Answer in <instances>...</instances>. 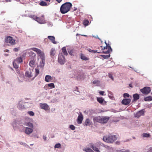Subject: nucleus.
I'll list each match as a JSON object with an SVG mask.
<instances>
[{
  "label": "nucleus",
  "instance_id": "54",
  "mask_svg": "<svg viewBox=\"0 0 152 152\" xmlns=\"http://www.w3.org/2000/svg\"><path fill=\"white\" fill-rule=\"evenodd\" d=\"M56 1L58 3H59L61 2L62 0H56Z\"/></svg>",
  "mask_w": 152,
  "mask_h": 152
},
{
  "label": "nucleus",
  "instance_id": "38",
  "mask_svg": "<svg viewBox=\"0 0 152 152\" xmlns=\"http://www.w3.org/2000/svg\"><path fill=\"white\" fill-rule=\"evenodd\" d=\"M48 86L51 88H55V85L53 83H51L48 84Z\"/></svg>",
  "mask_w": 152,
  "mask_h": 152
},
{
  "label": "nucleus",
  "instance_id": "16",
  "mask_svg": "<svg viewBox=\"0 0 152 152\" xmlns=\"http://www.w3.org/2000/svg\"><path fill=\"white\" fill-rule=\"evenodd\" d=\"M93 121L94 123L96 122L99 123H101V116H96L93 117Z\"/></svg>",
  "mask_w": 152,
  "mask_h": 152
},
{
  "label": "nucleus",
  "instance_id": "25",
  "mask_svg": "<svg viewBox=\"0 0 152 152\" xmlns=\"http://www.w3.org/2000/svg\"><path fill=\"white\" fill-rule=\"evenodd\" d=\"M18 64L17 62L14 61L13 64V67L16 69H17L19 68V65L18 64Z\"/></svg>",
  "mask_w": 152,
  "mask_h": 152
},
{
  "label": "nucleus",
  "instance_id": "31",
  "mask_svg": "<svg viewBox=\"0 0 152 152\" xmlns=\"http://www.w3.org/2000/svg\"><path fill=\"white\" fill-rule=\"evenodd\" d=\"M62 52L66 56L68 54L66 50V48L65 47L63 48L62 49Z\"/></svg>",
  "mask_w": 152,
  "mask_h": 152
},
{
  "label": "nucleus",
  "instance_id": "49",
  "mask_svg": "<svg viewBox=\"0 0 152 152\" xmlns=\"http://www.w3.org/2000/svg\"><path fill=\"white\" fill-rule=\"evenodd\" d=\"M69 53L71 55H72L73 51L72 50H70L69 51Z\"/></svg>",
  "mask_w": 152,
  "mask_h": 152
},
{
  "label": "nucleus",
  "instance_id": "15",
  "mask_svg": "<svg viewBox=\"0 0 152 152\" xmlns=\"http://www.w3.org/2000/svg\"><path fill=\"white\" fill-rule=\"evenodd\" d=\"M48 38L50 41L51 42L54 44L57 43V42L55 40V38L54 36H49Z\"/></svg>",
  "mask_w": 152,
  "mask_h": 152
},
{
  "label": "nucleus",
  "instance_id": "17",
  "mask_svg": "<svg viewBox=\"0 0 152 152\" xmlns=\"http://www.w3.org/2000/svg\"><path fill=\"white\" fill-rule=\"evenodd\" d=\"M89 146L92 149L96 152H100L98 148H97L92 143H89Z\"/></svg>",
  "mask_w": 152,
  "mask_h": 152
},
{
  "label": "nucleus",
  "instance_id": "10",
  "mask_svg": "<svg viewBox=\"0 0 152 152\" xmlns=\"http://www.w3.org/2000/svg\"><path fill=\"white\" fill-rule=\"evenodd\" d=\"M40 107L41 108L44 109L46 110H49V107L48 105L46 103H40Z\"/></svg>",
  "mask_w": 152,
  "mask_h": 152
},
{
  "label": "nucleus",
  "instance_id": "60",
  "mask_svg": "<svg viewBox=\"0 0 152 152\" xmlns=\"http://www.w3.org/2000/svg\"><path fill=\"white\" fill-rule=\"evenodd\" d=\"M76 10H77V8H74V11Z\"/></svg>",
  "mask_w": 152,
  "mask_h": 152
},
{
  "label": "nucleus",
  "instance_id": "55",
  "mask_svg": "<svg viewBox=\"0 0 152 152\" xmlns=\"http://www.w3.org/2000/svg\"><path fill=\"white\" fill-rule=\"evenodd\" d=\"M120 152H129L128 151H121Z\"/></svg>",
  "mask_w": 152,
  "mask_h": 152
},
{
  "label": "nucleus",
  "instance_id": "47",
  "mask_svg": "<svg viewBox=\"0 0 152 152\" xmlns=\"http://www.w3.org/2000/svg\"><path fill=\"white\" fill-rule=\"evenodd\" d=\"M99 93L100 95H103L104 92V91H100Z\"/></svg>",
  "mask_w": 152,
  "mask_h": 152
},
{
  "label": "nucleus",
  "instance_id": "51",
  "mask_svg": "<svg viewBox=\"0 0 152 152\" xmlns=\"http://www.w3.org/2000/svg\"><path fill=\"white\" fill-rule=\"evenodd\" d=\"M98 82V81L97 80H94L93 82V83L94 84H96L97 82Z\"/></svg>",
  "mask_w": 152,
  "mask_h": 152
},
{
  "label": "nucleus",
  "instance_id": "46",
  "mask_svg": "<svg viewBox=\"0 0 152 152\" xmlns=\"http://www.w3.org/2000/svg\"><path fill=\"white\" fill-rule=\"evenodd\" d=\"M108 76L110 78H111L113 80V77L112 76V74H109L108 75Z\"/></svg>",
  "mask_w": 152,
  "mask_h": 152
},
{
  "label": "nucleus",
  "instance_id": "39",
  "mask_svg": "<svg viewBox=\"0 0 152 152\" xmlns=\"http://www.w3.org/2000/svg\"><path fill=\"white\" fill-rule=\"evenodd\" d=\"M101 56L104 59H106L109 58L110 57V54H108L107 55H102Z\"/></svg>",
  "mask_w": 152,
  "mask_h": 152
},
{
  "label": "nucleus",
  "instance_id": "44",
  "mask_svg": "<svg viewBox=\"0 0 152 152\" xmlns=\"http://www.w3.org/2000/svg\"><path fill=\"white\" fill-rule=\"evenodd\" d=\"M123 96L125 98L126 97H129V95L128 93H125L123 94Z\"/></svg>",
  "mask_w": 152,
  "mask_h": 152
},
{
  "label": "nucleus",
  "instance_id": "52",
  "mask_svg": "<svg viewBox=\"0 0 152 152\" xmlns=\"http://www.w3.org/2000/svg\"><path fill=\"white\" fill-rule=\"evenodd\" d=\"M92 52L93 53H100V52H98L97 50H92Z\"/></svg>",
  "mask_w": 152,
  "mask_h": 152
},
{
  "label": "nucleus",
  "instance_id": "9",
  "mask_svg": "<svg viewBox=\"0 0 152 152\" xmlns=\"http://www.w3.org/2000/svg\"><path fill=\"white\" fill-rule=\"evenodd\" d=\"M36 21L40 24L45 23V20L44 18V16L43 15H42L40 17H38Z\"/></svg>",
  "mask_w": 152,
  "mask_h": 152
},
{
  "label": "nucleus",
  "instance_id": "45",
  "mask_svg": "<svg viewBox=\"0 0 152 152\" xmlns=\"http://www.w3.org/2000/svg\"><path fill=\"white\" fill-rule=\"evenodd\" d=\"M35 72L36 74V75H37L39 73V69H35Z\"/></svg>",
  "mask_w": 152,
  "mask_h": 152
},
{
  "label": "nucleus",
  "instance_id": "27",
  "mask_svg": "<svg viewBox=\"0 0 152 152\" xmlns=\"http://www.w3.org/2000/svg\"><path fill=\"white\" fill-rule=\"evenodd\" d=\"M97 100L98 102L101 104L104 101V99L102 97H97Z\"/></svg>",
  "mask_w": 152,
  "mask_h": 152
},
{
  "label": "nucleus",
  "instance_id": "64",
  "mask_svg": "<svg viewBox=\"0 0 152 152\" xmlns=\"http://www.w3.org/2000/svg\"><path fill=\"white\" fill-rule=\"evenodd\" d=\"M19 72V71H18L17 72V73H18Z\"/></svg>",
  "mask_w": 152,
  "mask_h": 152
},
{
  "label": "nucleus",
  "instance_id": "58",
  "mask_svg": "<svg viewBox=\"0 0 152 152\" xmlns=\"http://www.w3.org/2000/svg\"><path fill=\"white\" fill-rule=\"evenodd\" d=\"M50 1V0H45V1Z\"/></svg>",
  "mask_w": 152,
  "mask_h": 152
},
{
  "label": "nucleus",
  "instance_id": "53",
  "mask_svg": "<svg viewBox=\"0 0 152 152\" xmlns=\"http://www.w3.org/2000/svg\"><path fill=\"white\" fill-rule=\"evenodd\" d=\"M43 138L45 140H46L47 137L45 136H43Z\"/></svg>",
  "mask_w": 152,
  "mask_h": 152
},
{
  "label": "nucleus",
  "instance_id": "8",
  "mask_svg": "<svg viewBox=\"0 0 152 152\" xmlns=\"http://www.w3.org/2000/svg\"><path fill=\"white\" fill-rule=\"evenodd\" d=\"M110 118L108 116H101V123L105 124L107 123Z\"/></svg>",
  "mask_w": 152,
  "mask_h": 152
},
{
  "label": "nucleus",
  "instance_id": "59",
  "mask_svg": "<svg viewBox=\"0 0 152 152\" xmlns=\"http://www.w3.org/2000/svg\"><path fill=\"white\" fill-rule=\"evenodd\" d=\"M9 51V50H6V51L7 52H8Z\"/></svg>",
  "mask_w": 152,
  "mask_h": 152
},
{
  "label": "nucleus",
  "instance_id": "20",
  "mask_svg": "<svg viewBox=\"0 0 152 152\" xmlns=\"http://www.w3.org/2000/svg\"><path fill=\"white\" fill-rule=\"evenodd\" d=\"M133 99L132 100V102L136 101L138 100L140 98V96L139 95L137 94H135L133 95Z\"/></svg>",
  "mask_w": 152,
  "mask_h": 152
},
{
  "label": "nucleus",
  "instance_id": "35",
  "mask_svg": "<svg viewBox=\"0 0 152 152\" xmlns=\"http://www.w3.org/2000/svg\"><path fill=\"white\" fill-rule=\"evenodd\" d=\"M56 53L55 50L54 49L52 48L50 52V54L51 56H53Z\"/></svg>",
  "mask_w": 152,
  "mask_h": 152
},
{
  "label": "nucleus",
  "instance_id": "21",
  "mask_svg": "<svg viewBox=\"0 0 152 152\" xmlns=\"http://www.w3.org/2000/svg\"><path fill=\"white\" fill-rule=\"evenodd\" d=\"M14 61L17 62L18 64H20L23 62V58L21 57L17 58Z\"/></svg>",
  "mask_w": 152,
  "mask_h": 152
},
{
  "label": "nucleus",
  "instance_id": "34",
  "mask_svg": "<svg viewBox=\"0 0 152 152\" xmlns=\"http://www.w3.org/2000/svg\"><path fill=\"white\" fill-rule=\"evenodd\" d=\"M35 61L34 60L31 61L29 63V65L31 67L34 66Z\"/></svg>",
  "mask_w": 152,
  "mask_h": 152
},
{
  "label": "nucleus",
  "instance_id": "57",
  "mask_svg": "<svg viewBox=\"0 0 152 152\" xmlns=\"http://www.w3.org/2000/svg\"><path fill=\"white\" fill-rule=\"evenodd\" d=\"M89 152H94V151L92 149H91V150H90Z\"/></svg>",
  "mask_w": 152,
  "mask_h": 152
},
{
  "label": "nucleus",
  "instance_id": "40",
  "mask_svg": "<svg viewBox=\"0 0 152 152\" xmlns=\"http://www.w3.org/2000/svg\"><path fill=\"white\" fill-rule=\"evenodd\" d=\"M61 145L59 143H58L55 145L54 148H61Z\"/></svg>",
  "mask_w": 152,
  "mask_h": 152
},
{
  "label": "nucleus",
  "instance_id": "43",
  "mask_svg": "<svg viewBox=\"0 0 152 152\" xmlns=\"http://www.w3.org/2000/svg\"><path fill=\"white\" fill-rule=\"evenodd\" d=\"M69 128L72 130H74L75 129V126L72 125H70L69 126Z\"/></svg>",
  "mask_w": 152,
  "mask_h": 152
},
{
  "label": "nucleus",
  "instance_id": "37",
  "mask_svg": "<svg viewBox=\"0 0 152 152\" xmlns=\"http://www.w3.org/2000/svg\"><path fill=\"white\" fill-rule=\"evenodd\" d=\"M39 4L42 6H47V3L45 1H42Z\"/></svg>",
  "mask_w": 152,
  "mask_h": 152
},
{
  "label": "nucleus",
  "instance_id": "6",
  "mask_svg": "<svg viewBox=\"0 0 152 152\" xmlns=\"http://www.w3.org/2000/svg\"><path fill=\"white\" fill-rule=\"evenodd\" d=\"M30 49L36 52L39 55V56H40V57L45 56L44 53L42 52L39 49L33 48H31Z\"/></svg>",
  "mask_w": 152,
  "mask_h": 152
},
{
  "label": "nucleus",
  "instance_id": "18",
  "mask_svg": "<svg viewBox=\"0 0 152 152\" xmlns=\"http://www.w3.org/2000/svg\"><path fill=\"white\" fill-rule=\"evenodd\" d=\"M21 103V102H20L18 104V108L20 110H22L26 108V107H25L24 105L23 104Z\"/></svg>",
  "mask_w": 152,
  "mask_h": 152
},
{
  "label": "nucleus",
  "instance_id": "63",
  "mask_svg": "<svg viewBox=\"0 0 152 152\" xmlns=\"http://www.w3.org/2000/svg\"><path fill=\"white\" fill-rule=\"evenodd\" d=\"M78 35V34H76V35Z\"/></svg>",
  "mask_w": 152,
  "mask_h": 152
},
{
  "label": "nucleus",
  "instance_id": "2",
  "mask_svg": "<svg viewBox=\"0 0 152 152\" xmlns=\"http://www.w3.org/2000/svg\"><path fill=\"white\" fill-rule=\"evenodd\" d=\"M117 138L115 135H109L108 136H105L103 137V140L106 142L109 143H112L116 140Z\"/></svg>",
  "mask_w": 152,
  "mask_h": 152
},
{
  "label": "nucleus",
  "instance_id": "26",
  "mask_svg": "<svg viewBox=\"0 0 152 152\" xmlns=\"http://www.w3.org/2000/svg\"><path fill=\"white\" fill-rule=\"evenodd\" d=\"M91 125L90 119L88 118L86 119L84 123V125L86 126H89Z\"/></svg>",
  "mask_w": 152,
  "mask_h": 152
},
{
  "label": "nucleus",
  "instance_id": "48",
  "mask_svg": "<svg viewBox=\"0 0 152 152\" xmlns=\"http://www.w3.org/2000/svg\"><path fill=\"white\" fill-rule=\"evenodd\" d=\"M147 152H152V147L149 148Z\"/></svg>",
  "mask_w": 152,
  "mask_h": 152
},
{
  "label": "nucleus",
  "instance_id": "5",
  "mask_svg": "<svg viewBox=\"0 0 152 152\" xmlns=\"http://www.w3.org/2000/svg\"><path fill=\"white\" fill-rule=\"evenodd\" d=\"M140 91L143 94L147 95L151 91V89L149 87H145L140 90Z\"/></svg>",
  "mask_w": 152,
  "mask_h": 152
},
{
  "label": "nucleus",
  "instance_id": "24",
  "mask_svg": "<svg viewBox=\"0 0 152 152\" xmlns=\"http://www.w3.org/2000/svg\"><path fill=\"white\" fill-rule=\"evenodd\" d=\"M25 75L28 77H30L33 76L32 72L31 71H27L25 74Z\"/></svg>",
  "mask_w": 152,
  "mask_h": 152
},
{
  "label": "nucleus",
  "instance_id": "29",
  "mask_svg": "<svg viewBox=\"0 0 152 152\" xmlns=\"http://www.w3.org/2000/svg\"><path fill=\"white\" fill-rule=\"evenodd\" d=\"M29 17L33 19L35 21H37L38 17L36 15H29Z\"/></svg>",
  "mask_w": 152,
  "mask_h": 152
},
{
  "label": "nucleus",
  "instance_id": "62",
  "mask_svg": "<svg viewBox=\"0 0 152 152\" xmlns=\"http://www.w3.org/2000/svg\"><path fill=\"white\" fill-rule=\"evenodd\" d=\"M98 38V39H99L100 40H101V39H100V38Z\"/></svg>",
  "mask_w": 152,
  "mask_h": 152
},
{
  "label": "nucleus",
  "instance_id": "32",
  "mask_svg": "<svg viewBox=\"0 0 152 152\" xmlns=\"http://www.w3.org/2000/svg\"><path fill=\"white\" fill-rule=\"evenodd\" d=\"M142 136L143 137H149L150 135L148 133H143L142 134Z\"/></svg>",
  "mask_w": 152,
  "mask_h": 152
},
{
  "label": "nucleus",
  "instance_id": "30",
  "mask_svg": "<svg viewBox=\"0 0 152 152\" xmlns=\"http://www.w3.org/2000/svg\"><path fill=\"white\" fill-rule=\"evenodd\" d=\"M80 58L84 60H88V58L85 56L83 54H82L80 55Z\"/></svg>",
  "mask_w": 152,
  "mask_h": 152
},
{
  "label": "nucleus",
  "instance_id": "13",
  "mask_svg": "<svg viewBox=\"0 0 152 152\" xmlns=\"http://www.w3.org/2000/svg\"><path fill=\"white\" fill-rule=\"evenodd\" d=\"M33 132V128L26 127L24 130V132L27 134H30Z\"/></svg>",
  "mask_w": 152,
  "mask_h": 152
},
{
  "label": "nucleus",
  "instance_id": "61",
  "mask_svg": "<svg viewBox=\"0 0 152 152\" xmlns=\"http://www.w3.org/2000/svg\"><path fill=\"white\" fill-rule=\"evenodd\" d=\"M83 35V36H85V37H86V35Z\"/></svg>",
  "mask_w": 152,
  "mask_h": 152
},
{
  "label": "nucleus",
  "instance_id": "14",
  "mask_svg": "<svg viewBox=\"0 0 152 152\" xmlns=\"http://www.w3.org/2000/svg\"><path fill=\"white\" fill-rule=\"evenodd\" d=\"M83 119V116L82 114L81 113L80 114L77 118V122L78 124H81Z\"/></svg>",
  "mask_w": 152,
  "mask_h": 152
},
{
  "label": "nucleus",
  "instance_id": "11",
  "mask_svg": "<svg viewBox=\"0 0 152 152\" xmlns=\"http://www.w3.org/2000/svg\"><path fill=\"white\" fill-rule=\"evenodd\" d=\"M144 111L143 110H140L137 113L134 115V116L137 118H139L140 116L143 115Z\"/></svg>",
  "mask_w": 152,
  "mask_h": 152
},
{
  "label": "nucleus",
  "instance_id": "42",
  "mask_svg": "<svg viewBox=\"0 0 152 152\" xmlns=\"http://www.w3.org/2000/svg\"><path fill=\"white\" fill-rule=\"evenodd\" d=\"M91 149L90 148H86L85 149H84L83 150L84 151H85L86 152H89V151H90V150H91Z\"/></svg>",
  "mask_w": 152,
  "mask_h": 152
},
{
  "label": "nucleus",
  "instance_id": "41",
  "mask_svg": "<svg viewBox=\"0 0 152 152\" xmlns=\"http://www.w3.org/2000/svg\"><path fill=\"white\" fill-rule=\"evenodd\" d=\"M28 114L30 116H34V113L32 111H28Z\"/></svg>",
  "mask_w": 152,
  "mask_h": 152
},
{
  "label": "nucleus",
  "instance_id": "3",
  "mask_svg": "<svg viewBox=\"0 0 152 152\" xmlns=\"http://www.w3.org/2000/svg\"><path fill=\"white\" fill-rule=\"evenodd\" d=\"M105 42L106 44V47H104L103 48H102V47L101 46V47L102 48V50H104L105 49H107V50L106 51H103L102 52V53L105 54H109L110 52L112 51V49L109 45L107 44L106 43V42Z\"/></svg>",
  "mask_w": 152,
  "mask_h": 152
},
{
  "label": "nucleus",
  "instance_id": "36",
  "mask_svg": "<svg viewBox=\"0 0 152 152\" xmlns=\"http://www.w3.org/2000/svg\"><path fill=\"white\" fill-rule=\"evenodd\" d=\"M89 22L88 20H85L83 22V24L85 26H88V24Z\"/></svg>",
  "mask_w": 152,
  "mask_h": 152
},
{
  "label": "nucleus",
  "instance_id": "56",
  "mask_svg": "<svg viewBox=\"0 0 152 152\" xmlns=\"http://www.w3.org/2000/svg\"><path fill=\"white\" fill-rule=\"evenodd\" d=\"M129 86L131 87H132V85L131 84H129Z\"/></svg>",
  "mask_w": 152,
  "mask_h": 152
},
{
  "label": "nucleus",
  "instance_id": "4",
  "mask_svg": "<svg viewBox=\"0 0 152 152\" xmlns=\"http://www.w3.org/2000/svg\"><path fill=\"white\" fill-rule=\"evenodd\" d=\"M5 42L12 45H14L15 44V40L13 39L12 37L10 36H7L5 38Z\"/></svg>",
  "mask_w": 152,
  "mask_h": 152
},
{
  "label": "nucleus",
  "instance_id": "28",
  "mask_svg": "<svg viewBox=\"0 0 152 152\" xmlns=\"http://www.w3.org/2000/svg\"><path fill=\"white\" fill-rule=\"evenodd\" d=\"M144 100L146 101H150L152 100V97L149 96L144 98Z\"/></svg>",
  "mask_w": 152,
  "mask_h": 152
},
{
  "label": "nucleus",
  "instance_id": "12",
  "mask_svg": "<svg viewBox=\"0 0 152 152\" xmlns=\"http://www.w3.org/2000/svg\"><path fill=\"white\" fill-rule=\"evenodd\" d=\"M131 100L130 99H124L122 101V103L125 105L129 104Z\"/></svg>",
  "mask_w": 152,
  "mask_h": 152
},
{
  "label": "nucleus",
  "instance_id": "50",
  "mask_svg": "<svg viewBox=\"0 0 152 152\" xmlns=\"http://www.w3.org/2000/svg\"><path fill=\"white\" fill-rule=\"evenodd\" d=\"M18 49L17 48H15L13 49V51L15 52H17L18 51Z\"/></svg>",
  "mask_w": 152,
  "mask_h": 152
},
{
  "label": "nucleus",
  "instance_id": "1",
  "mask_svg": "<svg viewBox=\"0 0 152 152\" xmlns=\"http://www.w3.org/2000/svg\"><path fill=\"white\" fill-rule=\"evenodd\" d=\"M72 4L70 2H66L63 4L60 8V12L62 14H65L69 11L72 6Z\"/></svg>",
  "mask_w": 152,
  "mask_h": 152
},
{
  "label": "nucleus",
  "instance_id": "7",
  "mask_svg": "<svg viewBox=\"0 0 152 152\" xmlns=\"http://www.w3.org/2000/svg\"><path fill=\"white\" fill-rule=\"evenodd\" d=\"M58 61L59 63H60V64L61 65L64 64L65 63V58L64 57L62 54H59L58 56Z\"/></svg>",
  "mask_w": 152,
  "mask_h": 152
},
{
  "label": "nucleus",
  "instance_id": "19",
  "mask_svg": "<svg viewBox=\"0 0 152 152\" xmlns=\"http://www.w3.org/2000/svg\"><path fill=\"white\" fill-rule=\"evenodd\" d=\"M40 58L42 60V61L40 62V66L41 67H42L44 65L45 62V56L40 57Z\"/></svg>",
  "mask_w": 152,
  "mask_h": 152
},
{
  "label": "nucleus",
  "instance_id": "22",
  "mask_svg": "<svg viewBox=\"0 0 152 152\" xmlns=\"http://www.w3.org/2000/svg\"><path fill=\"white\" fill-rule=\"evenodd\" d=\"M52 78L49 75H47L45 78V81L47 82H50L51 81Z\"/></svg>",
  "mask_w": 152,
  "mask_h": 152
},
{
  "label": "nucleus",
  "instance_id": "33",
  "mask_svg": "<svg viewBox=\"0 0 152 152\" xmlns=\"http://www.w3.org/2000/svg\"><path fill=\"white\" fill-rule=\"evenodd\" d=\"M28 54L29 55V56H32L34 57H35L36 56L35 54L32 51H31L28 52Z\"/></svg>",
  "mask_w": 152,
  "mask_h": 152
},
{
  "label": "nucleus",
  "instance_id": "23",
  "mask_svg": "<svg viewBox=\"0 0 152 152\" xmlns=\"http://www.w3.org/2000/svg\"><path fill=\"white\" fill-rule=\"evenodd\" d=\"M24 125L26 126L29 127L31 128H33V124L30 122H25Z\"/></svg>",
  "mask_w": 152,
  "mask_h": 152
}]
</instances>
